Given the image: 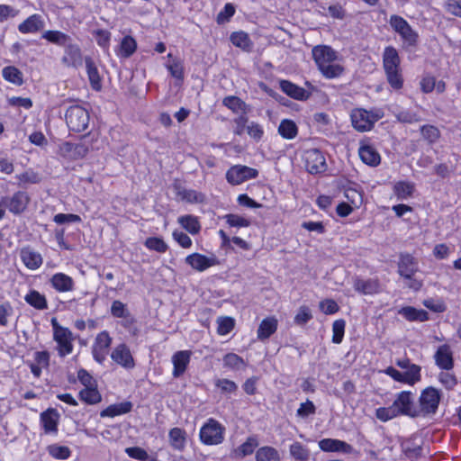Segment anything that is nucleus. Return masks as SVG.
<instances>
[{"label":"nucleus","mask_w":461,"mask_h":461,"mask_svg":"<svg viewBox=\"0 0 461 461\" xmlns=\"http://www.w3.org/2000/svg\"><path fill=\"white\" fill-rule=\"evenodd\" d=\"M185 263L194 270L203 272L211 267L220 264L215 256L206 257L200 253H193L185 258Z\"/></svg>","instance_id":"obj_11"},{"label":"nucleus","mask_w":461,"mask_h":461,"mask_svg":"<svg viewBox=\"0 0 461 461\" xmlns=\"http://www.w3.org/2000/svg\"><path fill=\"white\" fill-rule=\"evenodd\" d=\"M441 400V393L433 386H428L420 392L416 403L417 418L431 419L437 412Z\"/></svg>","instance_id":"obj_3"},{"label":"nucleus","mask_w":461,"mask_h":461,"mask_svg":"<svg viewBox=\"0 0 461 461\" xmlns=\"http://www.w3.org/2000/svg\"><path fill=\"white\" fill-rule=\"evenodd\" d=\"M191 351L189 350H181L176 352L172 357V363L174 366L173 369V376L179 377L181 376L186 370V367L190 362L191 358Z\"/></svg>","instance_id":"obj_19"},{"label":"nucleus","mask_w":461,"mask_h":461,"mask_svg":"<svg viewBox=\"0 0 461 461\" xmlns=\"http://www.w3.org/2000/svg\"><path fill=\"white\" fill-rule=\"evenodd\" d=\"M43 428L47 432L57 430V424L59 419V414L55 409H48L41 415Z\"/></svg>","instance_id":"obj_28"},{"label":"nucleus","mask_w":461,"mask_h":461,"mask_svg":"<svg viewBox=\"0 0 461 461\" xmlns=\"http://www.w3.org/2000/svg\"><path fill=\"white\" fill-rule=\"evenodd\" d=\"M354 288L363 294H373L379 291V284L375 279L364 280L356 278Z\"/></svg>","instance_id":"obj_27"},{"label":"nucleus","mask_w":461,"mask_h":461,"mask_svg":"<svg viewBox=\"0 0 461 461\" xmlns=\"http://www.w3.org/2000/svg\"><path fill=\"white\" fill-rule=\"evenodd\" d=\"M68 127L77 132L85 131L89 124V113L80 105L70 106L65 114Z\"/></svg>","instance_id":"obj_6"},{"label":"nucleus","mask_w":461,"mask_h":461,"mask_svg":"<svg viewBox=\"0 0 461 461\" xmlns=\"http://www.w3.org/2000/svg\"><path fill=\"white\" fill-rule=\"evenodd\" d=\"M64 64L72 67H78L82 65V54L80 48L70 43V41L65 46V55L62 58Z\"/></svg>","instance_id":"obj_21"},{"label":"nucleus","mask_w":461,"mask_h":461,"mask_svg":"<svg viewBox=\"0 0 461 461\" xmlns=\"http://www.w3.org/2000/svg\"><path fill=\"white\" fill-rule=\"evenodd\" d=\"M137 49V42L131 36H125L120 44V55L122 58H130Z\"/></svg>","instance_id":"obj_40"},{"label":"nucleus","mask_w":461,"mask_h":461,"mask_svg":"<svg viewBox=\"0 0 461 461\" xmlns=\"http://www.w3.org/2000/svg\"><path fill=\"white\" fill-rule=\"evenodd\" d=\"M111 343L112 338L108 332L103 331L96 336L92 353L98 363L101 364L105 359Z\"/></svg>","instance_id":"obj_13"},{"label":"nucleus","mask_w":461,"mask_h":461,"mask_svg":"<svg viewBox=\"0 0 461 461\" xmlns=\"http://www.w3.org/2000/svg\"><path fill=\"white\" fill-rule=\"evenodd\" d=\"M50 283L58 292L61 293L72 291L75 285L73 279L63 273L53 275L50 278Z\"/></svg>","instance_id":"obj_23"},{"label":"nucleus","mask_w":461,"mask_h":461,"mask_svg":"<svg viewBox=\"0 0 461 461\" xmlns=\"http://www.w3.org/2000/svg\"><path fill=\"white\" fill-rule=\"evenodd\" d=\"M420 370L421 367L418 365H413L410 368L405 369V372H402V375H404V384L413 385L420 382L421 379Z\"/></svg>","instance_id":"obj_44"},{"label":"nucleus","mask_w":461,"mask_h":461,"mask_svg":"<svg viewBox=\"0 0 461 461\" xmlns=\"http://www.w3.org/2000/svg\"><path fill=\"white\" fill-rule=\"evenodd\" d=\"M178 223L191 234L198 233L201 228L196 217L192 215L179 217Z\"/></svg>","instance_id":"obj_38"},{"label":"nucleus","mask_w":461,"mask_h":461,"mask_svg":"<svg viewBox=\"0 0 461 461\" xmlns=\"http://www.w3.org/2000/svg\"><path fill=\"white\" fill-rule=\"evenodd\" d=\"M88 151L89 148L84 142H80L77 144H74L71 142H64L59 147L60 155L63 158L72 160L83 158L87 155Z\"/></svg>","instance_id":"obj_12"},{"label":"nucleus","mask_w":461,"mask_h":461,"mask_svg":"<svg viewBox=\"0 0 461 461\" xmlns=\"http://www.w3.org/2000/svg\"><path fill=\"white\" fill-rule=\"evenodd\" d=\"M230 41L233 45L242 50H249L251 45L249 35L243 32H233L230 35Z\"/></svg>","instance_id":"obj_46"},{"label":"nucleus","mask_w":461,"mask_h":461,"mask_svg":"<svg viewBox=\"0 0 461 461\" xmlns=\"http://www.w3.org/2000/svg\"><path fill=\"white\" fill-rule=\"evenodd\" d=\"M422 137L429 143L436 142L440 137L439 130L433 125H424L420 128Z\"/></svg>","instance_id":"obj_49"},{"label":"nucleus","mask_w":461,"mask_h":461,"mask_svg":"<svg viewBox=\"0 0 461 461\" xmlns=\"http://www.w3.org/2000/svg\"><path fill=\"white\" fill-rule=\"evenodd\" d=\"M257 461H280L278 452L271 447H263L256 453Z\"/></svg>","instance_id":"obj_41"},{"label":"nucleus","mask_w":461,"mask_h":461,"mask_svg":"<svg viewBox=\"0 0 461 461\" xmlns=\"http://www.w3.org/2000/svg\"><path fill=\"white\" fill-rule=\"evenodd\" d=\"M398 415H406L411 418H417L416 403L413 401V395L410 391L399 393L393 404L387 408L382 407L376 410L377 419L386 421Z\"/></svg>","instance_id":"obj_1"},{"label":"nucleus","mask_w":461,"mask_h":461,"mask_svg":"<svg viewBox=\"0 0 461 461\" xmlns=\"http://www.w3.org/2000/svg\"><path fill=\"white\" fill-rule=\"evenodd\" d=\"M279 134L287 140H292L297 135V126L291 120H283L278 127Z\"/></svg>","instance_id":"obj_36"},{"label":"nucleus","mask_w":461,"mask_h":461,"mask_svg":"<svg viewBox=\"0 0 461 461\" xmlns=\"http://www.w3.org/2000/svg\"><path fill=\"white\" fill-rule=\"evenodd\" d=\"M358 153L361 160L366 165L375 167L381 161L379 153L372 146L366 145L360 147Z\"/></svg>","instance_id":"obj_25"},{"label":"nucleus","mask_w":461,"mask_h":461,"mask_svg":"<svg viewBox=\"0 0 461 461\" xmlns=\"http://www.w3.org/2000/svg\"><path fill=\"white\" fill-rule=\"evenodd\" d=\"M21 258L24 265L30 269H37L42 264L41 254L29 248L22 249Z\"/></svg>","instance_id":"obj_24"},{"label":"nucleus","mask_w":461,"mask_h":461,"mask_svg":"<svg viewBox=\"0 0 461 461\" xmlns=\"http://www.w3.org/2000/svg\"><path fill=\"white\" fill-rule=\"evenodd\" d=\"M222 104L233 113H247V104L239 97L230 95L223 99Z\"/></svg>","instance_id":"obj_37"},{"label":"nucleus","mask_w":461,"mask_h":461,"mask_svg":"<svg viewBox=\"0 0 461 461\" xmlns=\"http://www.w3.org/2000/svg\"><path fill=\"white\" fill-rule=\"evenodd\" d=\"M176 189L177 196L182 200H185L189 203L203 201V194L194 190H188L181 186H176Z\"/></svg>","instance_id":"obj_45"},{"label":"nucleus","mask_w":461,"mask_h":461,"mask_svg":"<svg viewBox=\"0 0 461 461\" xmlns=\"http://www.w3.org/2000/svg\"><path fill=\"white\" fill-rule=\"evenodd\" d=\"M312 54L318 68L324 64L334 62L338 59L336 51L331 47L326 45L313 47Z\"/></svg>","instance_id":"obj_14"},{"label":"nucleus","mask_w":461,"mask_h":461,"mask_svg":"<svg viewBox=\"0 0 461 461\" xmlns=\"http://www.w3.org/2000/svg\"><path fill=\"white\" fill-rule=\"evenodd\" d=\"M217 331L220 335H226L230 333L235 325L234 320L230 317H220L217 320Z\"/></svg>","instance_id":"obj_51"},{"label":"nucleus","mask_w":461,"mask_h":461,"mask_svg":"<svg viewBox=\"0 0 461 461\" xmlns=\"http://www.w3.org/2000/svg\"><path fill=\"white\" fill-rule=\"evenodd\" d=\"M400 63L396 49L392 46L386 47L383 54V67L389 85L394 89L402 88L403 84Z\"/></svg>","instance_id":"obj_2"},{"label":"nucleus","mask_w":461,"mask_h":461,"mask_svg":"<svg viewBox=\"0 0 461 461\" xmlns=\"http://www.w3.org/2000/svg\"><path fill=\"white\" fill-rule=\"evenodd\" d=\"M41 37L53 44H57L59 46L63 47H65L69 41H71V38L69 35L59 31H46L43 32Z\"/></svg>","instance_id":"obj_30"},{"label":"nucleus","mask_w":461,"mask_h":461,"mask_svg":"<svg viewBox=\"0 0 461 461\" xmlns=\"http://www.w3.org/2000/svg\"><path fill=\"white\" fill-rule=\"evenodd\" d=\"M86 66L91 86L95 90L101 89V80L98 70L90 58L86 59Z\"/></svg>","instance_id":"obj_33"},{"label":"nucleus","mask_w":461,"mask_h":461,"mask_svg":"<svg viewBox=\"0 0 461 461\" xmlns=\"http://www.w3.org/2000/svg\"><path fill=\"white\" fill-rule=\"evenodd\" d=\"M223 365L233 370L243 369L246 366L243 358L234 353H228L224 356Z\"/></svg>","instance_id":"obj_43"},{"label":"nucleus","mask_w":461,"mask_h":461,"mask_svg":"<svg viewBox=\"0 0 461 461\" xmlns=\"http://www.w3.org/2000/svg\"><path fill=\"white\" fill-rule=\"evenodd\" d=\"M53 221L58 224H64L68 222H80L81 218L77 214L73 213H58L54 216Z\"/></svg>","instance_id":"obj_61"},{"label":"nucleus","mask_w":461,"mask_h":461,"mask_svg":"<svg viewBox=\"0 0 461 461\" xmlns=\"http://www.w3.org/2000/svg\"><path fill=\"white\" fill-rule=\"evenodd\" d=\"M290 453L294 458L299 461H306L309 459V451L300 443H294L290 447Z\"/></svg>","instance_id":"obj_54"},{"label":"nucleus","mask_w":461,"mask_h":461,"mask_svg":"<svg viewBox=\"0 0 461 461\" xmlns=\"http://www.w3.org/2000/svg\"><path fill=\"white\" fill-rule=\"evenodd\" d=\"M389 23L392 28L399 33L409 45L413 46L416 44L418 34L411 29L406 20L394 14L390 17Z\"/></svg>","instance_id":"obj_9"},{"label":"nucleus","mask_w":461,"mask_h":461,"mask_svg":"<svg viewBox=\"0 0 461 461\" xmlns=\"http://www.w3.org/2000/svg\"><path fill=\"white\" fill-rule=\"evenodd\" d=\"M44 21L40 14H32L18 25V30L22 33H35L44 28Z\"/></svg>","instance_id":"obj_20"},{"label":"nucleus","mask_w":461,"mask_h":461,"mask_svg":"<svg viewBox=\"0 0 461 461\" xmlns=\"http://www.w3.org/2000/svg\"><path fill=\"white\" fill-rule=\"evenodd\" d=\"M418 266L414 258L410 254H402L398 263V273L406 279H411L417 272Z\"/></svg>","instance_id":"obj_17"},{"label":"nucleus","mask_w":461,"mask_h":461,"mask_svg":"<svg viewBox=\"0 0 461 461\" xmlns=\"http://www.w3.org/2000/svg\"><path fill=\"white\" fill-rule=\"evenodd\" d=\"M279 85L284 93L295 100L305 101L311 95L309 91L288 80H281Z\"/></svg>","instance_id":"obj_18"},{"label":"nucleus","mask_w":461,"mask_h":461,"mask_svg":"<svg viewBox=\"0 0 461 461\" xmlns=\"http://www.w3.org/2000/svg\"><path fill=\"white\" fill-rule=\"evenodd\" d=\"M413 189V185L408 182H398L394 185V192L400 199H406L411 196Z\"/></svg>","instance_id":"obj_50"},{"label":"nucleus","mask_w":461,"mask_h":461,"mask_svg":"<svg viewBox=\"0 0 461 461\" xmlns=\"http://www.w3.org/2000/svg\"><path fill=\"white\" fill-rule=\"evenodd\" d=\"M49 454L56 459H67L70 456V450L68 447L50 445L48 447Z\"/></svg>","instance_id":"obj_52"},{"label":"nucleus","mask_w":461,"mask_h":461,"mask_svg":"<svg viewBox=\"0 0 461 461\" xmlns=\"http://www.w3.org/2000/svg\"><path fill=\"white\" fill-rule=\"evenodd\" d=\"M30 202V197L25 192H16L12 196H5L1 200V204L11 212L18 214L23 212Z\"/></svg>","instance_id":"obj_10"},{"label":"nucleus","mask_w":461,"mask_h":461,"mask_svg":"<svg viewBox=\"0 0 461 461\" xmlns=\"http://www.w3.org/2000/svg\"><path fill=\"white\" fill-rule=\"evenodd\" d=\"M132 404L131 402H123L108 406L101 411L102 417H114L131 411Z\"/></svg>","instance_id":"obj_29"},{"label":"nucleus","mask_w":461,"mask_h":461,"mask_svg":"<svg viewBox=\"0 0 461 461\" xmlns=\"http://www.w3.org/2000/svg\"><path fill=\"white\" fill-rule=\"evenodd\" d=\"M24 300L27 303L39 310L46 309L48 306L45 296L34 290L26 294Z\"/></svg>","instance_id":"obj_39"},{"label":"nucleus","mask_w":461,"mask_h":461,"mask_svg":"<svg viewBox=\"0 0 461 461\" xmlns=\"http://www.w3.org/2000/svg\"><path fill=\"white\" fill-rule=\"evenodd\" d=\"M322 76L326 78L331 79L340 77L344 72V68L334 62H330L328 64H324L318 68Z\"/></svg>","instance_id":"obj_32"},{"label":"nucleus","mask_w":461,"mask_h":461,"mask_svg":"<svg viewBox=\"0 0 461 461\" xmlns=\"http://www.w3.org/2000/svg\"><path fill=\"white\" fill-rule=\"evenodd\" d=\"M346 322L344 320H336L332 324V342L340 344L345 332Z\"/></svg>","instance_id":"obj_48"},{"label":"nucleus","mask_w":461,"mask_h":461,"mask_svg":"<svg viewBox=\"0 0 461 461\" xmlns=\"http://www.w3.org/2000/svg\"><path fill=\"white\" fill-rule=\"evenodd\" d=\"M352 126L358 131H370L375 123L383 117L381 111H367L366 109H354L350 114Z\"/></svg>","instance_id":"obj_4"},{"label":"nucleus","mask_w":461,"mask_h":461,"mask_svg":"<svg viewBox=\"0 0 461 461\" xmlns=\"http://www.w3.org/2000/svg\"><path fill=\"white\" fill-rule=\"evenodd\" d=\"M320 309L325 314H333L339 311V305L334 300L326 299L320 303Z\"/></svg>","instance_id":"obj_62"},{"label":"nucleus","mask_w":461,"mask_h":461,"mask_svg":"<svg viewBox=\"0 0 461 461\" xmlns=\"http://www.w3.org/2000/svg\"><path fill=\"white\" fill-rule=\"evenodd\" d=\"M235 13V7L232 4H226L223 10L221 11L216 18L219 24L229 22L230 18L233 16Z\"/></svg>","instance_id":"obj_58"},{"label":"nucleus","mask_w":461,"mask_h":461,"mask_svg":"<svg viewBox=\"0 0 461 461\" xmlns=\"http://www.w3.org/2000/svg\"><path fill=\"white\" fill-rule=\"evenodd\" d=\"M440 383L447 388L452 389L456 384V379L454 375L447 372H442L438 375Z\"/></svg>","instance_id":"obj_63"},{"label":"nucleus","mask_w":461,"mask_h":461,"mask_svg":"<svg viewBox=\"0 0 461 461\" xmlns=\"http://www.w3.org/2000/svg\"><path fill=\"white\" fill-rule=\"evenodd\" d=\"M51 326L53 328V339L58 344V351L60 357H65L70 354L73 350V337L72 332L61 325L56 318H52Z\"/></svg>","instance_id":"obj_5"},{"label":"nucleus","mask_w":461,"mask_h":461,"mask_svg":"<svg viewBox=\"0 0 461 461\" xmlns=\"http://www.w3.org/2000/svg\"><path fill=\"white\" fill-rule=\"evenodd\" d=\"M112 359L125 368H132L134 360L129 348L125 344L117 346L111 354Z\"/></svg>","instance_id":"obj_15"},{"label":"nucleus","mask_w":461,"mask_h":461,"mask_svg":"<svg viewBox=\"0 0 461 461\" xmlns=\"http://www.w3.org/2000/svg\"><path fill=\"white\" fill-rule=\"evenodd\" d=\"M436 365L444 370H450L454 366L453 354L447 344L440 346L434 356Z\"/></svg>","instance_id":"obj_16"},{"label":"nucleus","mask_w":461,"mask_h":461,"mask_svg":"<svg viewBox=\"0 0 461 461\" xmlns=\"http://www.w3.org/2000/svg\"><path fill=\"white\" fill-rule=\"evenodd\" d=\"M446 9L449 14L461 17V0H447Z\"/></svg>","instance_id":"obj_64"},{"label":"nucleus","mask_w":461,"mask_h":461,"mask_svg":"<svg viewBox=\"0 0 461 461\" xmlns=\"http://www.w3.org/2000/svg\"><path fill=\"white\" fill-rule=\"evenodd\" d=\"M247 133L249 135V137L258 141L262 139L264 131L260 124L255 122H251L247 126Z\"/></svg>","instance_id":"obj_57"},{"label":"nucleus","mask_w":461,"mask_h":461,"mask_svg":"<svg viewBox=\"0 0 461 461\" xmlns=\"http://www.w3.org/2000/svg\"><path fill=\"white\" fill-rule=\"evenodd\" d=\"M258 446V442L255 437H249L247 441L240 447L233 449L231 456L234 458H243L254 452Z\"/></svg>","instance_id":"obj_26"},{"label":"nucleus","mask_w":461,"mask_h":461,"mask_svg":"<svg viewBox=\"0 0 461 461\" xmlns=\"http://www.w3.org/2000/svg\"><path fill=\"white\" fill-rule=\"evenodd\" d=\"M399 313L408 321H425L429 319L428 312L426 311L417 310L411 306L402 308L399 311Z\"/></svg>","instance_id":"obj_31"},{"label":"nucleus","mask_w":461,"mask_h":461,"mask_svg":"<svg viewBox=\"0 0 461 461\" xmlns=\"http://www.w3.org/2000/svg\"><path fill=\"white\" fill-rule=\"evenodd\" d=\"M396 118L399 122L403 123H413L419 122L420 117L411 111H401L396 114Z\"/></svg>","instance_id":"obj_60"},{"label":"nucleus","mask_w":461,"mask_h":461,"mask_svg":"<svg viewBox=\"0 0 461 461\" xmlns=\"http://www.w3.org/2000/svg\"><path fill=\"white\" fill-rule=\"evenodd\" d=\"M320 447L323 451H345L348 446L340 440L325 438L319 442Z\"/></svg>","instance_id":"obj_42"},{"label":"nucleus","mask_w":461,"mask_h":461,"mask_svg":"<svg viewBox=\"0 0 461 461\" xmlns=\"http://www.w3.org/2000/svg\"><path fill=\"white\" fill-rule=\"evenodd\" d=\"M145 246L148 249L159 253H164L167 249L166 242L162 239L157 237L148 238L145 241Z\"/></svg>","instance_id":"obj_53"},{"label":"nucleus","mask_w":461,"mask_h":461,"mask_svg":"<svg viewBox=\"0 0 461 461\" xmlns=\"http://www.w3.org/2000/svg\"><path fill=\"white\" fill-rule=\"evenodd\" d=\"M168 59H171V62L167 65L172 77L176 79L182 80L184 78V68L182 62L177 59H173L172 54L167 55Z\"/></svg>","instance_id":"obj_47"},{"label":"nucleus","mask_w":461,"mask_h":461,"mask_svg":"<svg viewBox=\"0 0 461 461\" xmlns=\"http://www.w3.org/2000/svg\"><path fill=\"white\" fill-rule=\"evenodd\" d=\"M278 321L276 317L264 319L258 329L257 336L259 340L267 339L277 330Z\"/></svg>","instance_id":"obj_22"},{"label":"nucleus","mask_w":461,"mask_h":461,"mask_svg":"<svg viewBox=\"0 0 461 461\" xmlns=\"http://www.w3.org/2000/svg\"><path fill=\"white\" fill-rule=\"evenodd\" d=\"M2 76L6 80L14 85L21 86L23 83L22 72L15 67H5L2 70Z\"/></svg>","instance_id":"obj_35"},{"label":"nucleus","mask_w":461,"mask_h":461,"mask_svg":"<svg viewBox=\"0 0 461 461\" xmlns=\"http://www.w3.org/2000/svg\"><path fill=\"white\" fill-rule=\"evenodd\" d=\"M258 175V171L255 168L243 165H235L227 171L226 179L230 184L237 185L247 180L256 178Z\"/></svg>","instance_id":"obj_8"},{"label":"nucleus","mask_w":461,"mask_h":461,"mask_svg":"<svg viewBox=\"0 0 461 461\" xmlns=\"http://www.w3.org/2000/svg\"><path fill=\"white\" fill-rule=\"evenodd\" d=\"M224 218L231 227H248L250 225V221L248 219L237 214H227Z\"/></svg>","instance_id":"obj_55"},{"label":"nucleus","mask_w":461,"mask_h":461,"mask_svg":"<svg viewBox=\"0 0 461 461\" xmlns=\"http://www.w3.org/2000/svg\"><path fill=\"white\" fill-rule=\"evenodd\" d=\"M312 318L311 310L307 306H301L294 316V322L298 325H304Z\"/></svg>","instance_id":"obj_56"},{"label":"nucleus","mask_w":461,"mask_h":461,"mask_svg":"<svg viewBox=\"0 0 461 461\" xmlns=\"http://www.w3.org/2000/svg\"><path fill=\"white\" fill-rule=\"evenodd\" d=\"M80 399L88 403V404H95L101 402L102 397L95 385L84 388L79 392Z\"/></svg>","instance_id":"obj_34"},{"label":"nucleus","mask_w":461,"mask_h":461,"mask_svg":"<svg viewBox=\"0 0 461 461\" xmlns=\"http://www.w3.org/2000/svg\"><path fill=\"white\" fill-rule=\"evenodd\" d=\"M303 161L310 174H320L327 170L326 159L321 150L310 149L303 152Z\"/></svg>","instance_id":"obj_7"},{"label":"nucleus","mask_w":461,"mask_h":461,"mask_svg":"<svg viewBox=\"0 0 461 461\" xmlns=\"http://www.w3.org/2000/svg\"><path fill=\"white\" fill-rule=\"evenodd\" d=\"M111 313L116 318H124L129 316V312L127 311L125 304L118 300L113 303Z\"/></svg>","instance_id":"obj_59"}]
</instances>
